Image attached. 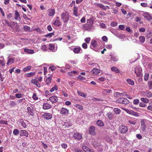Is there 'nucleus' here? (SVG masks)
I'll return each mask as SVG.
<instances>
[{
	"label": "nucleus",
	"mask_w": 152,
	"mask_h": 152,
	"mask_svg": "<svg viewBox=\"0 0 152 152\" xmlns=\"http://www.w3.org/2000/svg\"><path fill=\"white\" fill-rule=\"evenodd\" d=\"M61 19L65 23H67L69 18V13L66 12H62L61 15Z\"/></svg>",
	"instance_id": "f257e3e1"
},
{
	"label": "nucleus",
	"mask_w": 152,
	"mask_h": 152,
	"mask_svg": "<svg viewBox=\"0 0 152 152\" xmlns=\"http://www.w3.org/2000/svg\"><path fill=\"white\" fill-rule=\"evenodd\" d=\"M116 102L118 103L124 104H128L129 102L127 99L124 98H121L118 99L116 100Z\"/></svg>",
	"instance_id": "f03ea898"
},
{
	"label": "nucleus",
	"mask_w": 152,
	"mask_h": 152,
	"mask_svg": "<svg viewBox=\"0 0 152 152\" xmlns=\"http://www.w3.org/2000/svg\"><path fill=\"white\" fill-rule=\"evenodd\" d=\"M135 72L136 75L138 76H140L142 72V69L141 67L140 66H136L135 68Z\"/></svg>",
	"instance_id": "7ed1b4c3"
},
{
	"label": "nucleus",
	"mask_w": 152,
	"mask_h": 152,
	"mask_svg": "<svg viewBox=\"0 0 152 152\" xmlns=\"http://www.w3.org/2000/svg\"><path fill=\"white\" fill-rule=\"evenodd\" d=\"M84 28L85 30L89 31H92L94 29L93 26L88 24L85 25L84 26Z\"/></svg>",
	"instance_id": "20e7f679"
},
{
	"label": "nucleus",
	"mask_w": 152,
	"mask_h": 152,
	"mask_svg": "<svg viewBox=\"0 0 152 152\" xmlns=\"http://www.w3.org/2000/svg\"><path fill=\"white\" fill-rule=\"evenodd\" d=\"M14 18L16 20H18L19 21H20L21 19L20 15L18 11L17 10H15V11Z\"/></svg>",
	"instance_id": "39448f33"
},
{
	"label": "nucleus",
	"mask_w": 152,
	"mask_h": 152,
	"mask_svg": "<svg viewBox=\"0 0 152 152\" xmlns=\"http://www.w3.org/2000/svg\"><path fill=\"white\" fill-rule=\"evenodd\" d=\"M43 117L44 119L48 120L51 119L52 117V115L50 113H45L43 115Z\"/></svg>",
	"instance_id": "423d86ee"
},
{
	"label": "nucleus",
	"mask_w": 152,
	"mask_h": 152,
	"mask_svg": "<svg viewBox=\"0 0 152 152\" xmlns=\"http://www.w3.org/2000/svg\"><path fill=\"white\" fill-rule=\"evenodd\" d=\"M120 130L121 133L125 134L128 130L127 128L125 126L122 125L120 127Z\"/></svg>",
	"instance_id": "0eeeda50"
},
{
	"label": "nucleus",
	"mask_w": 152,
	"mask_h": 152,
	"mask_svg": "<svg viewBox=\"0 0 152 152\" xmlns=\"http://www.w3.org/2000/svg\"><path fill=\"white\" fill-rule=\"evenodd\" d=\"M28 110V113L29 115H31L33 116L34 115V113L33 112L34 109L33 107H28L27 108Z\"/></svg>",
	"instance_id": "6e6552de"
},
{
	"label": "nucleus",
	"mask_w": 152,
	"mask_h": 152,
	"mask_svg": "<svg viewBox=\"0 0 152 152\" xmlns=\"http://www.w3.org/2000/svg\"><path fill=\"white\" fill-rule=\"evenodd\" d=\"M91 72L93 75H98L100 73V70L95 68L91 70Z\"/></svg>",
	"instance_id": "1a4fd4ad"
},
{
	"label": "nucleus",
	"mask_w": 152,
	"mask_h": 152,
	"mask_svg": "<svg viewBox=\"0 0 152 152\" xmlns=\"http://www.w3.org/2000/svg\"><path fill=\"white\" fill-rule=\"evenodd\" d=\"M126 92H124L122 93H120L118 92L115 93L114 94V96L115 97H118V96H126Z\"/></svg>",
	"instance_id": "9d476101"
},
{
	"label": "nucleus",
	"mask_w": 152,
	"mask_h": 152,
	"mask_svg": "<svg viewBox=\"0 0 152 152\" xmlns=\"http://www.w3.org/2000/svg\"><path fill=\"white\" fill-rule=\"evenodd\" d=\"M142 15L145 18L148 20L150 21L152 18L151 17L150 14L147 12H144L142 14Z\"/></svg>",
	"instance_id": "9b49d317"
},
{
	"label": "nucleus",
	"mask_w": 152,
	"mask_h": 152,
	"mask_svg": "<svg viewBox=\"0 0 152 152\" xmlns=\"http://www.w3.org/2000/svg\"><path fill=\"white\" fill-rule=\"evenodd\" d=\"M94 4L95 6L99 7L105 10H106V7L101 4L96 2L94 3Z\"/></svg>",
	"instance_id": "f8f14e48"
},
{
	"label": "nucleus",
	"mask_w": 152,
	"mask_h": 152,
	"mask_svg": "<svg viewBox=\"0 0 152 152\" xmlns=\"http://www.w3.org/2000/svg\"><path fill=\"white\" fill-rule=\"evenodd\" d=\"M31 83L32 84L36 85V86L38 88L41 87L40 85L38 82V80L36 79H32L31 81Z\"/></svg>",
	"instance_id": "ddd939ff"
},
{
	"label": "nucleus",
	"mask_w": 152,
	"mask_h": 152,
	"mask_svg": "<svg viewBox=\"0 0 152 152\" xmlns=\"http://www.w3.org/2000/svg\"><path fill=\"white\" fill-rule=\"evenodd\" d=\"M95 128L93 126H91L90 127L89 132L91 134H92L93 135H96V133L95 132Z\"/></svg>",
	"instance_id": "4468645a"
},
{
	"label": "nucleus",
	"mask_w": 152,
	"mask_h": 152,
	"mask_svg": "<svg viewBox=\"0 0 152 152\" xmlns=\"http://www.w3.org/2000/svg\"><path fill=\"white\" fill-rule=\"evenodd\" d=\"M74 137L76 139L80 140L82 138L81 135L79 133H74Z\"/></svg>",
	"instance_id": "2eb2a0df"
},
{
	"label": "nucleus",
	"mask_w": 152,
	"mask_h": 152,
	"mask_svg": "<svg viewBox=\"0 0 152 152\" xmlns=\"http://www.w3.org/2000/svg\"><path fill=\"white\" fill-rule=\"evenodd\" d=\"M49 99L50 101L52 102V103H55L57 101L58 99L57 97L54 96L50 97Z\"/></svg>",
	"instance_id": "dca6fc26"
},
{
	"label": "nucleus",
	"mask_w": 152,
	"mask_h": 152,
	"mask_svg": "<svg viewBox=\"0 0 152 152\" xmlns=\"http://www.w3.org/2000/svg\"><path fill=\"white\" fill-rule=\"evenodd\" d=\"M28 133L25 130H22L20 131V136H25L26 137H28Z\"/></svg>",
	"instance_id": "f3484780"
},
{
	"label": "nucleus",
	"mask_w": 152,
	"mask_h": 152,
	"mask_svg": "<svg viewBox=\"0 0 152 152\" xmlns=\"http://www.w3.org/2000/svg\"><path fill=\"white\" fill-rule=\"evenodd\" d=\"M112 91L110 89H103L102 91V93L104 95H108L110 93L112 92Z\"/></svg>",
	"instance_id": "a211bd4d"
},
{
	"label": "nucleus",
	"mask_w": 152,
	"mask_h": 152,
	"mask_svg": "<svg viewBox=\"0 0 152 152\" xmlns=\"http://www.w3.org/2000/svg\"><path fill=\"white\" fill-rule=\"evenodd\" d=\"M49 15L50 16H53L55 14V10L53 9H49L48 10Z\"/></svg>",
	"instance_id": "6ab92c4d"
},
{
	"label": "nucleus",
	"mask_w": 152,
	"mask_h": 152,
	"mask_svg": "<svg viewBox=\"0 0 152 152\" xmlns=\"http://www.w3.org/2000/svg\"><path fill=\"white\" fill-rule=\"evenodd\" d=\"M14 61L15 58H10L8 60L7 63V64L9 65L12 64L14 63Z\"/></svg>",
	"instance_id": "aec40b11"
},
{
	"label": "nucleus",
	"mask_w": 152,
	"mask_h": 152,
	"mask_svg": "<svg viewBox=\"0 0 152 152\" xmlns=\"http://www.w3.org/2000/svg\"><path fill=\"white\" fill-rule=\"evenodd\" d=\"M24 51L28 54H32L34 53V51L33 50H30L28 48H25Z\"/></svg>",
	"instance_id": "412c9836"
},
{
	"label": "nucleus",
	"mask_w": 152,
	"mask_h": 152,
	"mask_svg": "<svg viewBox=\"0 0 152 152\" xmlns=\"http://www.w3.org/2000/svg\"><path fill=\"white\" fill-rule=\"evenodd\" d=\"M140 122L141 123V126L142 127V130L143 131L145 130L146 126L145 125V122L144 120H142Z\"/></svg>",
	"instance_id": "4be33fe9"
},
{
	"label": "nucleus",
	"mask_w": 152,
	"mask_h": 152,
	"mask_svg": "<svg viewBox=\"0 0 152 152\" xmlns=\"http://www.w3.org/2000/svg\"><path fill=\"white\" fill-rule=\"evenodd\" d=\"M53 24L56 26H59L61 25V22L60 21L58 20H55Z\"/></svg>",
	"instance_id": "5701e85b"
},
{
	"label": "nucleus",
	"mask_w": 152,
	"mask_h": 152,
	"mask_svg": "<svg viewBox=\"0 0 152 152\" xmlns=\"http://www.w3.org/2000/svg\"><path fill=\"white\" fill-rule=\"evenodd\" d=\"M52 76H50L48 77L46 80V83L47 84H49L50 83L52 79Z\"/></svg>",
	"instance_id": "b1692460"
},
{
	"label": "nucleus",
	"mask_w": 152,
	"mask_h": 152,
	"mask_svg": "<svg viewBox=\"0 0 152 152\" xmlns=\"http://www.w3.org/2000/svg\"><path fill=\"white\" fill-rule=\"evenodd\" d=\"M49 49L54 52H55L56 50V49H55L54 45L51 44H49Z\"/></svg>",
	"instance_id": "393cba45"
},
{
	"label": "nucleus",
	"mask_w": 152,
	"mask_h": 152,
	"mask_svg": "<svg viewBox=\"0 0 152 152\" xmlns=\"http://www.w3.org/2000/svg\"><path fill=\"white\" fill-rule=\"evenodd\" d=\"M91 45L94 48L96 47L97 45L96 41L95 40H92L91 42Z\"/></svg>",
	"instance_id": "a878e982"
},
{
	"label": "nucleus",
	"mask_w": 152,
	"mask_h": 152,
	"mask_svg": "<svg viewBox=\"0 0 152 152\" xmlns=\"http://www.w3.org/2000/svg\"><path fill=\"white\" fill-rule=\"evenodd\" d=\"M106 77L105 76L101 77L99 78L98 80L99 82H103L106 80Z\"/></svg>",
	"instance_id": "bb28decb"
},
{
	"label": "nucleus",
	"mask_w": 152,
	"mask_h": 152,
	"mask_svg": "<svg viewBox=\"0 0 152 152\" xmlns=\"http://www.w3.org/2000/svg\"><path fill=\"white\" fill-rule=\"evenodd\" d=\"M68 112V110L64 108H62L61 111V113L62 114H66Z\"/></svg>",
	"instance_id": "cd10ccee"
},
{
	"label": "nucleus",
	"mask_w": 152,
	"mask_h": 152,
	"mask_svg": "<svg viewBox=\"0 0 152 152\" xmlns=\"http://www.w3.org/2000/svg\"><path fill=\"white\" fill-rule=\"evenodd\" d=\"M80 50L81 48L80 47L75 48L73 49V51L75 53H78Z\"/></svg>",
	"instance_id": "c85d7f7f"
},
{
	"label": "nucleus",
	"mask_w": 152,
	"mask_h": 152,
	"mask_svg": "<svg viewBox=\"0 0 152 152\" xmlns=\"http://www.w3.org/2000/svg\"><path fill=\"white\" fill-rule=\"evenodd\" d=\"M35 73L34 72H31L26 74V76L27 77H31L35 75Z\"/></svg>",
	"instance_id": "c756f323"
},
{
	"label": "nucleus",
	"mask_w": 152,
	"mask_h": 152,
	"mask_svg": "<svg viewBox=\"0 0 152 152\" xmlns=\"http://www.w3.org/2000/svg\"><path fill=\"white\" fill-rule=\"evenodd\" d=\"M93 19L92 18H91L87 20V23L86 24L93 25Z\"/></svg>",
	"instance_id": "7c9ffc66"
},
{
	"label": "nucleus",
	"mask_w": 152,
	"mask_h": 152,
	"mask_svg": "<svg viewBox=\"0 0 152 152\" xmlns=\"http://www.w3.org/2000/svg\"><path fill=\"white\" fill-rule=\"evenodd\" d=\"M111 70L116 73H118L119 72V69H118L117 67H112L111 68Z\"/></svg>",
	"instance_id": "2f4dec72"
},
{
	"label": "nucleus",
	"mask_w": 152,
	"mask_h": 152,
	"mask_svg": "<svg viewBox=\"0 0 152 152\" xmlns=\"http://www.w3.org/2000/svg\"><path fill=\"white\" fill-rule=\"evenodd\" d=\"M116 36L121 39H123L125 37L123 34L118 33L116 35Z\"/></svg>",
	"instance_id": "473e14b6"
},
{
	"label": "nucleus",
	"mask_w": 152,
	"mask_h": 152,
	"mask_svg": "<svg viewBox=\"0 0 152 152\" xmlns=\"http://www.w3.org/2000/svg\"><path fill=\"white\" fill-rule=\"evenodd\" d=\"M110 56H111V60L115 62L117 61V59L113 54H110Z\"/></svg>",
	"instance_id": "72a5a7b5"
},
{
	"label": "nucleus",
	"mask_w": 152,
	"mask_h": 152,
	"mask_svg": "<svg viewBox=\"0 0 152 152\" xmlns=\"http://www.w3.org/2000/svg\"><path fill=\"white\" fill-rule=\"evenodd\" d=\"M23 29L25 31H29L31 30V28L28 26H25L23 27Z\"/></svg>",
	"instance_id": "f704fd0d"
},
{
	"label": "nucleus",
	"mask_w": 152,
	"mask_h": 152,
	"mask_svg": "<svg viewBox=\"0 0 152 152\" xmlns=\"http://www.w3.org/2000/svg\"><path fill=\"white\" fill-rule=\"evenodd\" d=\"M127 82L129 84L133 85L134 84V81L131 79H128L127 80Z\"/></svg>",
	"instance_id": "c9c22d12"
},
{
	"label": "nucleus",
	"mask_w": 152,
	"mask_h": 152,
	"mask_svg": "<svg viewBox=\"0 0 152 152\" xmlns=\"http://www.w3.org/2000/svg\"><path fill=\"white\" fill-rule=\"evenodd\" d=\"M140 41L141 43H143L145 41V38L144 37L140 36L139 38Z\"/></svg>",
	"instance_id": "e433bc0d"
},
{
	"label": "nucleus",
	"mask_w": 152,
	"mask_h": 152,
	"mask_svg": "<svg viewBox=\"0 0 152 152\" xmlns=\"http://www.w3.org/2000/svg\"><path fill=\"white\" fill-rule=\"evenodd\" d=\"M96 124L99 126H102L104 125L103 123L100 120H98L97 121Z\"/></svg>",
	"instance_id": "4c0bfd02"
},
{
	"label": "nucleus",
	"mask_w": 152,
	"mask_h": 152,
	"mask_svg": "<svg viewBox=\"0 0 152 152\" xmlns=\"http://www.w3.org/2000/svg\"><path fill=\"white\" fill-rule=\"evenodd\" d=\"M31 66H28L23 69V70L24 72L30 70L31 68Z\"/></svg>",
	"instance_id": "58836bf2"
},
{
	"label": "nucleus",
	"mask_w": 152,
	"mask_h": 152,
	"mask_svg": "<svg viewBox=\"0 0 152 152\" xmlns=\"http://www.w3.org/2000/svg\"><path fill=\"white\" fill-rule=\"evenodd\" d=\"M77 94L79 95L80 96L84 97H86V95H85L84 93L79 91H77Z\"/></svg>",
	"instance_id": "ea45409f"
},
{
	"label": "nucleus",
	"mask_w": 152,
	"mask_h": 152,
	"mask_svg": "<svg viewBox=\"0 0 152 152\" xmlns=\"http://www.w3.org/2000/svg\"><path fill=\"white\" fill-rule=\"evenodd\" d=\"M54 35V33L52 32L48 34L45 36V37H47L50 38L51 37L53 36Z\"/></svg>",
	"instance_id": "a19ab883"
},
{
	"label": "nucleus",
	"mask_w": 152,
	"mask_h": 152,
	"mask_svg": "<svg viewBox=\"0 0 152 152\" xmlns=\"http://www.w3.org/2000/svg\"><path fill=\"white\" fill-rule=\"evenodd\" d=\"M140 99L142 102L145 103H147L148 102V100L146 98H142Z\"/></svg>",
	"instance_id": "79ce46f5"
},
{
	"label": "nucleus",
	"mask_w": 152,
	"mask_h": 152,
	"mask_svg": "<svg viewBox=\"0 0 152 152\" xmlns=\"http://www.w3.org/2000/svg\"><path fill=\"white\" fill-rule=\"evenodd\" d=\"M4 21L6 23L7 25L8 26L11 27V28L14 30L13 27L11 26V24L9 21L6 19L4 20Z\"/></svg>",
	"instance_id": "37998d69"
},
{
	"label": "nucleus",
	"mask_w": 152,
	"mask_h": 152,
	"mask_svg": "<svg viewBox=\"0 0 152 152\" xmlns=\"http://www.w3.org/2000/svg\"><path fill=\"white\" fill-rule=\"evenodd\" d=\"M83 151H85L86 152H89L91 151L89 149V148L86 147V146L83 147Z\"/></svg>",
	"instance_id": "c03bdc74"
},
{
	"label": "nucleus",
	"mask_w": 152,
	"mask_h": 152,
	"mask_svg": "<svg viewBox=\"0 0 152 152\" xmlns=\"http://www.w3.org/2000/svg\"><path fill=\"white\" fill-rule=\"evenodd\" d=\"M19 133V131L17 129H15L13 131V134L15 135H17Z\"/></svg>",
	"instance_id": "a18cd8bd"
},
{
	"label": "nucleus",
	"mask_w": 152,
	"mask_h": 152,
	"mask_svg": "<svg viewBox=\"0 0 152 152\" xmlns=\"http://www.w3.org/2000/svg\"><path fill=\"white\" fill-rule=\"evenodd\" d=\"M113 110L115 113L116 114H118L121 111L118 108H114Z\"/></svg>",
	"instance_id": "49530a36"
},
{
	"label": "nucleus",
	"mask_w": 152,
	"mask_h": 152,
	"mask_svg": "<svg viewBox=\"0 0 152 152\" xmlns=\"http://www.w3.org/2000/svg\"><path fill=\"white\" fill-rule=\"evenodd\" d=\"M93 145L95 147H97L100 146V144L99 143L97 142H94L93 143Z\"/></svg>",
	"instance_id": "de8ad7c7"
},
{
	"label": "nucleus",
	"mask_w": 152,
	"mask_h": 152,
	"mask_svg": "<svg viewBox=\"0 0 152 152\" xmlns=\"http://www.w3.org/2000/svg\"><path fill=\"white\" fill-rule=\"evenodd\" d=\"M58 89L57 86L55 85L53 86L50 90V92H53L55 90H57Z\"/></svg>",
	"instance_id": "09e8293b"
},
{
	"label": "nucleus",
	"mask_w": 152,
	"mask_h": 152,
	"mask_svg": "<svg viewBox=\"0 0 152 152\" xmlns=\"http://www.w3.org/2000/svg\"><path fill=\"white\" fill-rule=\"evenodd\" d=\"M148 86L149 87V89H151L152 88V82L149 81L148 83Z\"/></svg>",
	"instance_id": "8fccbe9b"
},
{
	"label": "nucleus",
	"mask_w": 152,
	"mask_h": 152,
	"mask_svg": "<svg viewBox=\"0 0 152 152\" xmlns=\"http://www.w3.org/2000/svg\"><path fill=\"white\" fill-rule=\"evenodd\" d=\"M15 96L17 98H20L23 96V94H15Z\"/></svg>",
	"instance_id": "3c124183"
},
{
	"label": "nucleus",
	"mask_w": 152,
	"mask_h": 152,
	"mask_svg": "<svg viewBox=\"0 0 152 152\" xmlns=\"http://www.w3.org/2000/svg\"><path fill=\"white\" fill-rule=\"evenodd\" d=\"M43 108L44 109H49L51 107L50 105H43Z\"/></svg>",
	"instance_id": "603ef678"
},
{
	"label": "nucleus",
	"mask_w": 152,
	"mask_h": 152,
	"mask_svg": "<svg viewBox=\"0 0 152 152\" xmlns=\"http://www.w3.org/2000/svg\"><path fill=\"white\" fill-rule=\"evenodd\" d=\"M131 114L136 116H138L139 115L138 113L134 112L133 111H132V112H131Z\"/></svg>",
	"instance_id": "864d4df0"
},
{
	"label": "nucleus",
	"mask_w": 152,
	"mask_h": 152,
	"mask_svg": "<svg viewBox=\"0 0 152 152\" xmlns=\"http://www.w3.org/2000/svg\"><path fill=\"white\" fill-rule=\"evenodd\" d=\"M78 12H77V9L75 8L73 10V14L75 16H78L77 15Z\"/></svg>",
	"instance_id": "5fc2aeb1"
},
{
	"label": "nucleus",
	"mask_w": 152,
	"mask_h": 152,
	"mask_svg": "<svg viewBox=\"0 0 152 152\" xmlns=\"http://www.w3.org/2000/svg\"><path fill=\"white\" fill-rule=\"evenodd\" d=\"M149 74L148 73H145L144 75V80L145 81H147L149 77Z\"/></svg>",
	"instance_id": "6e6d98bb"
},
{
	"label": "nucleus",
	"mask_w": 152,
	"mask_h": 152,
	"mask_svg": "<svg viewBox=\"0 0 152 152\" xmlns=\"http://www.w3.org/2000/svg\"><path fill=\"white\" fill-rule=\"evenodd\" d=\"M8 19H10L12 16V13H9L6 15Z\"/></svg>",
	"instance_id": "4d7b16f0"
},
{
	"label": "nucleus",
	"mask_w": 152,
	"mask_h": 152,
	"mask_svg": "<svg viewBox=\"0 0 152 152\" xmlns=\"http://www.w3.org/2000/svg\"><path fill=\"white\" fill-rule=\"evenodd\" d=\"M91 38L89 37H88L86 38L85 39V42L87 43H89L91 41Z\"/></svg>",
	"instance_id": "13d9d810"
},
{
	"label": "nucleus",
	"mask_w": 152,
	"mask_h": 152,
	"mask_svg": "<svg viewBox=\"0 0 152 152\" xmlns=\"http://www.w3.org/2000/svg\"><path fill=\"white\" fill-rule=\"evenodd\" d=\"M32 98L34 100H37L38 99V97L36 93H34L32 96Z\"/></svg>",
	"instance_id": "bf43d9fd"
},
{
	"label": "nucleus",
	"mask_w": 152,
	"mask_h": 152,
	"mask_svg": "<svg viewBox=\"0 0 152 152\" xmlns=\"http://www.w3.org/2000/svg\"><path fill=\"white\" fill-rule=\"evenodd\" d=\"M107 115L109 119H111L113 117V115L110 112L108 113L107 114Z\"/></svg>",
	"instance_id": "052dcab7"
},
{
	"label": "nucleus",
	"mask_w": 152,
	"mask_h": 152,
	"mask_svg": "<svg viewBox=\"0 0 152 152\" xmlns=\"http://www.w3.org/2000/svg\"><path fill=\"white\" fill-rule=\"evenodd\" d=\"M51 92H50L49 91H48V90L45 91V96H46L48 97V96L50 94Z\"/></svg>",
	"instance_id": "680f3d73"
},
{
	"label": "nucleus",
	"mask_w": 152,
	"mask_h": 152,
	"mask_svg": "<svg viewBox=\"0 0 152 152\" xmlns=\"http://www.w3.org/2000/svg\"><path fill=\"white\" fill-rule=\"evenodd\" d=\"M117 25V23L115 22H112L111 23V26L114 27Z\"/></svg>",
	"instance_id": "e2e57ef3"
},
{
	"label": "nucleus",
	"mask_w": 152,
	"mask_h": 152,
	"mask_svg": "<svg viewBox=\"0 0 152 152\" xmlns=\"http://www.w3.org/2000/svg\"><path fill=\"white\" fill-rule=\"evenodd\" d=\"M113 12H112V13H114L115 14H116L118 12V10L117 9H116L115 8H113Z\"/></svg>",
	"instance_id": "0e129e2a"
},
{
	"label": "nucleus",
	"mask_w": 152,
	"mask_h": 152,
	"mask_svg": "<svg viewBox=\"0 0 152 152\" xmlns=\"http://www.w3.org/2000/svg\"><path fill=\"white\" fill-rule=\"evenodd\" d=\"M41 49L42 50L45 51L47 50V46L46 45H42L41 47Z\"/></svg>",
	"instance_id": "69168bd1"
},
{
	"label": "nucleus",
	"mask_w": 152,
	"mask_h": 152,
	"mask_svg": "<svg viewBox=\"0 0 152 152\" xmlns=\"http://www.w3.org/2000/svg\"><path fill=\"white\" fill-rule=\"evenodd\" d=\"M75 107L77 109L80 110H82L83 108V107L82 105H75Z\"/></svg>",
	"instance_id": "338daca9"
},
{
	"label": "nucleus",
	"mask_w": 152,
	"mask_h": 152,
	"mask_svg": "<svg viewBox=\"0 0 152 152\" xmlns=\"http://www.w3.org/2000/svg\"><path fill=\"white\" fill-rule=\"evenodd\" d=\"M146 94V96L148 98L151 97L152 96V93L151 92H148Z\"/></svg>",
	"instance_id": "774afa93"
}]
</instances>
